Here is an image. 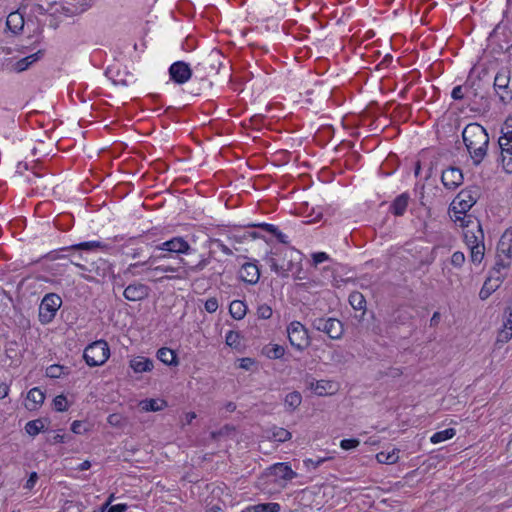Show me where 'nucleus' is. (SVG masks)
<instances>
[{
	"mask_svg": "<svg viewBox=\"0 0 512 512\" xmlns=\"http://www.w3.org/2000/svg\"><path fill=\"white\" fill-rule=\"evenodd\" d=\"M6 26L14 34L19 33L24 27V18L19 12H12L8 15Z\"/></svg>",
	"mask_w": 512,
	"mask_h": 512,
	"instance_id": "obj_26",
	"label": "nucleus"
},
{
	"mask_svg": "<svg viewBox=\"0 0 512 512\" xmlns=\"http://www.w3.org/2000/svg\"><path fill=\"white\" fill-rule=\"evenodd\" d=\"M288 338L293 347L304 350L309 346L308 331L299 321L291 322L287 327Z\"/></svg>",
	"mask_w": 512,
	"mask_h": 512,
	"instance_id": "obj_9",
	"label": "nucleus"
},
{
	"mask_svg": "<svg viewBox=\"0 0 512 512\" xmlns=\"http://www.w3.org/2000/svg\"><path fill=\"white\" fill-rule=\"evenodd\" d=\"M229 313L232 318L236 320H241L245 317L247 313V306L241 300H234L229 305Z\"/></svg>",
	"mask_w": 512,
	"mask_h": 512,
	"instance_id": "obj_29",
	"label": "nucleus"
},
{
	"mask_svg": "<svg viewBox=\"0 0 512 512\" xmlns=\"http://www.w3.org/2000/svg\"><path fill=\"white\" fill-rule=\"evenodd\" d=\"M465 262V255L461 251H456L451 256V264L454 267L460 268Z\"/></svg>",
	"mask_w": 512,
	"mask_h": 512,
	"instance_id": "obj_50",
	"label": "nucleus"
},
{
	"mask_svg": "<svg viewBox=\"0 0 512 512\" xmlns=\"http://www.w3.org/2000/svg\"><path fill=\"white\" fill-rule=\"evenodd\" d=\"M360 444L358 439H343L340 442V447L344 450H350L356 448Z\"/></svg>",
	"mask_w": 512,
	"mask_h": 512,
	"instance_id": "obj_51",
	"label": "nucleus"
},
{
	"mask_svg": "<svg viewBox=\"0 0 512 512\" xmlns=\"http://www.w3.org/2000/svg\"><path fill=\"white\" fill-rule=\"evenodd\" d=\"M46 258H48L50 260H57V259L61 260V261H63V263L61 265L65 266V267L68 266L69 264H73V265L79 267L81 270L88 271V272L92 271L91 269L87 268L85 265H83V264H81L79 262L73 261V260L69 259L65 255H56V256H54L52 254H48L46 256Z\"/></svg>",
	"mask_w": 512,
	"mask_h": 512,
	"instance_id": "obj_42",
	"label": "nucleus"
},
{
	"mask_svg": "<svg viewBox=\"0 0 512 512\" xmlns=\"http://www.w3.org/2000/svg\"><path fill=\"white\" fill-rule=\"evenodd\" d=\"M167 403L161 399H145L140 401L139 406L143 411L157 412L166 407Z\"/></svg>",
	"mask_w": 512,
	"mask_h": 512,
	"instance_id": "obj_30",
	"label": "nucleus"
},
{
	"mask_svg": "<svg viewBox=\"0 0 512 512\" xmlns=\"http://www.w3.org/2000/svg\"><path fill=\"white\" fill-rule=\"evenodd\" d=\"M169 75L175 83L184 84L191 78L192 71L187 63L177 61L170 66Z\"/></svg>",
	"mask_w": 512,
	"mask_h": 512,
	"instance_id": "obj_12",
	"label": "nucleus"
},
{
	"mask_svg": "<svg viewBox=\"0 0 512 512\" xmlns=\"http://www.w3.org/2000/svg\"><path fill=\"white\" fill-rule=\"evenodd\" d=\"M512 338V329L508 327L507 329L503 328L499 331L497 336V343H507Z\"/></svg>",
	"mask_w": 512,
	"mask_h": 512,
	"instance_id": "obj_49",
	"label": "nucleus"
},
{
	"mask_svg": "<svg viewBox=\"0 0 512 512\" xmlns=\"http://www.w3.org/2000/svg\"><path fill=\"white\" fill-rule=\"evenodd\" d=\"M411 319L407 309H397L391 316L390 322L396 325H404Z\"/></svg>",
	"mask_w": 512,
	"mask_h": 512,
	"instance_id": "obj_36",
	"label": "nucleus"
},
{
	"mask_svg": "<svg viewBox=\"0 0 512 512\" xmlns=\"http://www.w3.org/2000/svg\"><path fill=\"white\" fill-rule=\"evenodd\" d=\"M130 367L135 373L148 372L153 369V361L149 358L138 356L130 361Z\"/></svg>",
	"mask_w": 512,
	"mask_h": 512,
	"instance_id": "obj_23",
	"label": "nucleus"
},
{
	"mask_svg": "<svg viewBox=\"0 0 512 512\" xmlns=\"http://www.w3.org/2000/svg\"><path fill=\"white\" fill-rule=\"evenodd\" d=\"M309 388L311 390H313L319 396L332 394L336 391L335 383L330 380H319V381L313 380L310 382Z\"/></svg>",
	"mask_w": 512,
	"mask_h": 512,
	"instance_id": "obj_18",
	"label": "nucleus"
},
{
	"mask_svg": "<svg viewBox=\"0 0 512 512\" xmlns=\"http://www.w3.org/2000/svg\"><path fill=\"white\" fill-rule=\"evenodd\" d=\"M218 300L215 297L208 298L205 301L204 307L208 313H214L218 309Z\"/></svg>",
	"mask_w": 512,
	"mask_h": 512,
	"instance_id": "obj_52",
	"label": "nucleus"
},
{
	"mask_svg": "<svg viewBox=\"0 0 512 512\" xmlns=\"http://www.w3.org/2000/svg\"><path fill=\"white\" fill-rule=\"evenodd\" d=\"M398 450L394 449L391 452L381 451L376 454V459L379 463L382 464H394L398 461Z\"/></svg>",
	"mask_w": 512,
	"mask_h": 512,
	"instance_id": "obj_35",
	"label": "nucleus"
},
{
	"mask_svg": "<svg viewBox=\"0 0 512 512\" xmlns=\"http://www.w3.org/2000/svg\"><path fill=\"white\" fill-rule=\"evenodd\" d=\"M71 430L76 434H81L86 429L83 428V423L81 421H74L71 425Z\"/></svg>",
	"mask_w": 512,
	"mask_h": 512,
	"instance_id": "obj_58",
	"label": "nucleus"
},
{
	"mask_svg": "<svg viewBox=\"0 0 512 512\" xmlns=\"http://www.w3.org/2000/svg\"><path fill=\"white\" fill-rule=\"evenodd\" d=\"M9 386L5 383L0 384V399H4L8 396Z\"/></svg>",
	"mask_w": 512,
	"mask_h": 512,
	"instance_id": "obj_62",
	"label": "nucleus"
},
{
	"mask_svg": "<svg viewBox=\"0 0 512 512\" xmlns=\"http://www.w3.org/2000/svg\"><path fill=\"white\" fill-rule=\"evenodd\" d=\"M148 293V286L141 283H133L125 288L123 295L125 299L135 302L146 298L148 296Z\"/></svg>",
	"mask_w": 512,
	"mask_h": 512,
	"instance_id": "obj_17",
	"label": "nucleus"
},
{
	"mask_svg": "<svg viewBox=\"0 0 512 512\" xmlns=\"http://www.w3.org/2000/svg\"><path fill=\"white\" fill-rule=\"evenodd\" d=\"M239 339H240V336H239V334L237 332L229 331L226 334L225 342L230 347H236V346L239 345Z\"/></svg>",
	"mask_w": 512,
	"mask_h": 512,
	"instance_id": "obj_48",
	"label": "nucleus"
},
{
	"mask_svg": "<svg viewBox=\"0 0 512 512\" xmlns=\"http://www.w3.org/2000/svg\"><path fill=\"white\" fill-rule=\"evenodd\" d=\"M239 278L247 284H256L260 278V270L257 264L254 262L244 263L239 270Z\"/></svg>",
	"mask_w": 512,
	"mask_h": 512,
	"instance_id": "obj_15",
	"label": "nucleus"
},
{
	"mask_svg": "<svg viewBox=\"0 0 512 512\" xmlns=\"http://www.w3.org/2000/svg\"><path fill=\"white\" fill-rule=\"evenodd\" d=\"M96 248H100V249L108 251L109 249H111V245L109 243L101 242V241H88V242H82V243L72 245L68 248H64L63 250L74 249V250L89 251V250H93Z\"/></svg>",
	"mask_w": 512,
	"mask_h": 512,
	"instance_id": "obj_27",
	"label": "nucleus"
},
{
	"mask_svg": "<svg viewBox=\"0 0 512 512\" xmlns=\"http://www.w3.org/2000/svg\"><path fill=\"white\" fill-rule=\"evenodd\" d=\"M349 303L353 307V309L361 311V317L365 314L366 310V300L362 293L358 291H354L349 295Z\"/></svg>",
	"mask_w": 512,
	"mask_h": 512,
	"instance_id": "obj_31",
	"label": "nucleus"
},
{
	"mask_svg": "<svg viewBox=\"0 0 512 512\" xmlns=\"http://www.w3.org/2000/svg\"><path fill=\"white\" fill-rule=\"evenodd\" d=\"M270 474L283 480H292L297 474L286 463H276L269 468Z\"/></svg>",
	"mask_w": 512,
	"mask_h": 512,
	"instance_id": "obj_19",
	"label": "nucleus"
},
{
	"mask_svg": "<svg viewBox=\"0 0 512 512\" xmlns=\"http://www.w3.org/2000/svg\"><path fill=\"white\" fill-rule=\"evenodd\" d=\"M209 243L210 249H212V247H216L227 256L233 255V251L227 245H225L220 239H210Z\"/></svg>",
	"mask_w": 512,
	"mask_h": 512,
	"instance_id": "obj_44",
	"label": "nucleus"
},
{
	"mask_svg": "<svg viewBox=\"0 0 512 512\" xmlns=\"http://www.w3.org/2000/svg\"><path fill=\"white\" fill-rule=\"evenodd\" d=\"M108 423L113 426H118L120 423V416L118 414H111L108 417Z\"/></svg>",
	"mask_w": 512,
	"mask_h": 512,
	"instance_id": "obj_61",
	"label": "nucleus"
},
{
	"mask_svg": "<svg viewBox=\"0 0 512 512\" xmlns=\"http://www.w3.org/2000/svg\"><path fill=\"white\" fill-rule=\"evenodd\" d=\"M301 402L302 396L298 391L288 393L284 399V405L289 411L296 410L300 406Z\"/></svg>",
	"mask_w": 512,
	"mask_h": 512,
	"instance_id": "obj_32",
	"label": "nucleus"
},
{
	"mask_svg": "<svg viewBox=\"0 0 512 512\" xmlns=\"http://www.w3.org/2000/svg\"><path fill=\"white\" fill-rule=\"evenodd\" d=\"M273 314L272 308L267 304H261L257 308V316L259 319H269Z\"/></svg>",
	"mask_w": 512,
	"mask_h": 512,
	"instance_id": "obj_45",
	"label": "nucleus"
},
{
	"mask_svg": "<svg viewBox=\"0 0 512 512\" xmlns=\"http://www.w3.org/2000/svg\"><path fill=\"white\" fill-rule=\"evenodd\" d=\"M273 235L278 239L279 242L283 244H288L287 236L283 234L277 227L276 233H273Z\"/></svg>",
	"mask_w": 512,
	"mask_h": 512,
	"instance_id": "obj_60",
	"label": "nucleus"
},
{
	"mask_svg": "<svg viewBox=\"0 0 512 512\" xmlns=\"http://www.w3.org/2000/svg\"><path fill=\"white\" fill-rule=\"evenodd\" d=\"M110 356V348L105 340H97L89 344L83 353L86 364L90 367L103 365Z\"/></svg>",
	"mask_w": 512,
	"mask_h": 512,
	"instance_id": "obj_4",
	"label": "nucleus"
},
{
	"mask_svg": "<svg viewBox=\"0 0 512 512\" xmlns=\"http://www.w3.org/2000/svg\"><path fill=\"white\" fill-rule=\"evenodd\" d=\"M312 327L317 331L327 334L331 339H340L343 335V323L336 318L317 317L312 320Z\"/></svg>",
	"mask_w": 512,
	"mask_h": 512,
	"instance_id": "obj_8",
	"label": "nucleus"
},
{
	"mask_svg": "<svg viewBox=\"0 0 512 512\" xmlns=\"http://www.w3.org/2000/svg\"><path fill=\"white\" fill-rule=\"evenodd\" d=\"M139 239H140V237L130 238L127 241V243L125 244V248L127 249V251H125V254L127 256L132 257L133 259L141 258L142 254H143V248L142 247H136V248L130 247V245H132L135 241H137Z\"/></svg>",
	"mask_w": 512,
	"mask_h": 512,
	"instance_id": "obj_41",
	"label": "nucleus"
},
{
	"mask_svg": "<svg viewBox=\"0 0 512 512\" xmlns=\"http://www.w3.org/2000/svg\"><path fill=\"white\" fill-rule=\"evenodd\" d=\"M451 96L454 100H461L464 97L462 86H456L453 88Z\"/></svg>",
	"mask_w": 512,
	"mask_h": 512,
	"instance_id": "obj_57",
	"label": "nucleus"
},
{
	"mask_svg": "<svg viewBox=\"0 0 512 512\" xmlns=\"http://www.w3.org/2000/svg\"><path fill=\"white\" fill-rule=\"evenodd\" d=\"M441 181L445 188L456 189L463 183L462 170L454 166L448 167L442 172Z\"/></svg>",
	"mask_w": 512,
	"mask_h": 512,
	"instance_id": "obj_13",
	"label": "nucleus"
},
{
	"mask_svg": "<svg viewBox=\"0 0 512 512\" xmlns=\"http://www.w3.org/2000/svg\"><path fill=\"white\" fill-rule=\"evenodd\" d=\"M90 467H91V463H90V461L85 460V461H83V462L79 465L78 470H79V471H85V470H88Z\"/></svg>",
	"mask_w": 512,
	"mask_h": 512,
	"instance_id": "obj_64",
	"label": "nucleus"
},
{
	"mask_svg": "<svg viewBox=\"0 0 512 512\" xmlns=\"http://www.w3.org/2000/svg\"><path fill=\"white\" fill-rule=\"evenodd\" d=\"M456 431L453 428H447L445 430L434 433L430 440L433 444H438L440 442L451 439L455 436Z\"/></svg>",
	"mask_w": 512,
	"mask_h": 512,
	"instance_id": "obj_38",
	"label": "nucleus"
},
{
	"mask_svg": "<svg viewBox=\"0 0 512 512\" xmlns=\"http://www.w3.org/2000/svg\"><path fill=\"white\" fill-rule=\"evenodd\" d=\"M440 318H441V315L439 312H434V314L432 315L431 319H430V326L431 327H435L438 325V323L440 322Z\"/></svg>",
	"mask_w": 512,
	"mask_h": 512,
	"instance_id": "obj_63",
	"label": "nucleus"
},
{
	"mask_svg": "<svg viewBox=\"0 0 512 512\" xmlns=\"http://www.w3.org/2000/svg\"><path fill=\"white\" fill-rule=\"evenodd\" d=\"M127 510L126 504H117L114 506H111L107 512H125Z\"/></svg>",
	"mask_w": 512,
	"mask_h": 512,
	"instance_id": "obj_59",
	"label": "nucleus"
},
{
	"mask_svg": "<svg viewBox=\"0 0 512 512\" xmlns=\"http://www.w3.org/2000/svg\"><path fill=\"white\" fill-rule=\"evenodd\" d=\"M510 264L511 261H505V259L496 260L495 266L492 268L489 278L501 285L506 277V273H503L502 270H508Z\"/></svg>",
	"mask_w": 512,
	"mask_h": 512,
	"instance_id": "obj_20",
	"label": "nucleus"
},
{
	"mask_svg": "<svg viewBox=\"0 0 512 512\" xmlns=\"http://www.w3.org/2000/svg\"><path fill=\"white\" fill-rule=\"evenodd\" d=\"M279 512L280 505L278 503H261L248 507V512Z\"/></svg>",
	"mask_w": 512,
	"mask_h": 512,
	"instance_id": "obj_37",
	"label": "nucleus"
},
{
	"mask_svg": "<svg viewBox=\"0 0 512 512\" xmlns=\"http://www.w3.org/2000/svg\"><path fill=\"white\" fill-rule=\"evenodd\" d=\"M64 374V367L60 365H51L46 369V375L50 378H59Z\"/></svg>",
	"mask_w": 512,
	"mask_h": 512,
	"instance_id": "obj_46",
	"label": "nucleus"
},
{
	"mask_svg": "<svg viewBox=\"0 0 512 512\" xmlns=\"http://www.w3.org/2000/svg\"><path fill=\"white\" fill-rule=\"evenodd\" d=\"M328 258L329 257L325 252H318L313 254V261L316 265L326 261Z\"/></svg>",
	"mask_w": 512,
	"mask_h": 512,
	"instance_id": "obj_56",
	"label": "nucleus"
},
{
	"mask_svg": "<svg viewBox=\"0 0 512 512\" xmlns=\"http://www.w3.org/2000/svg\"><path fill=\"white\" fill-rule=\"evenodd\" d=\"M409 203V195L407 193H402L401 195L397 196L395 200L392 202L390 206V211L395 216H402L408 206Z\"/></svg>",
	"mask_w": 512,
	"mask_h": 512,
	"instance_id": "obj_24",
	"label": "nucleus"
},
{
	"mask_svg": "<svg viewBox=\"0 0 512 512\" xmlns=\"http://www.w3.org/2000/svg\"><path fill=\"white\" fill-rule=\"evenodd\" d=\"M53 406L56 411L63 412L67 410V399L64 395H58L53 400Z\"/></svg>",
	"mask_w": 512,
	"mask_h": 512,
	"instance_id": "obj_47",
	"label": "nucleus"
},
{
	"mask_svg": "<svg viewBox=\"0 0 512 512\" xmlns=\"http://www.w3.org/2000/svg\"><path fill=\"white\" fill-rule=\"evenodd\" d=\"M62 305L61 297L56 293L46 294L39 305V321L42 324L50 323Z\"/></svg>",
	"mask_w": 512,
	"mask_h": 512,
	"instance_id": "obj_7",
	"label": "nucleus"
},
{
	"mask_svg": "<svg viewBox=\"0 0 512 512\" xmlns=\"http://www.w3.org/2000/svg\"><path fill=\"white\" fill-rule=\"evenodd\" d=\"M509 81L510 71L507 69H501L494 79V89L500 100L504 103L512 99L511 92L508 90Z\"/></svg>",
	"mask_w": 512,
	"mask_h": 512,
	"instance_id": "obj_10",
	"label": "nucleus"
},
{
	"mask_svg": "<svg viewBox=\"0 0 512 512\" xmlns=\"http://www.w3.org/2000/svg\"><path fill=\"white\" fill-rule=\"evenodd\" d=\"M249 227H258L271 234L276 233V226L268 223L251 224Z\"/></svg>",
	"mask_w": 512,
	"mask_h": 512,
	"instance_id": "obj_54",
	"label": "nucleus"
},
{
	"mask_svg": "<svg viewBox=\"0 0 512 512\" xmlns=\"http://www.w3.org/2000/svg\"><path fill=\"white\" fill-rule=\"evenodd\" d=\"M44 429V423L41 419L29 421L26 426V432L31 436H36Z\"/></svg>",
	"mask_w": 512,
	"mask_h": 512,
	"instance_id": "obj_43",
	"label": "nucleus"
},
{
	"mask_svg": "<svg viewBox=\"0 0 512 512\" xmlns=\"http://www.w3.org/2000/svg\"><path fill=\"white\" fill-rule=\"evenodd\" d=\"M167 258L166 254L163 255H151L144 261H139L136 263H132L128 266V268L124 271V275L132 274L135 275V269L140 266H146L147 270L158 272V273H168V275L162 277L160 280H181L186 278L185 266L180 264L179 266H171V265H157L154 266L159 260Z\"/></svg>",
	"mask_w": 512,
	"mask_h": 512,
	"instance_id": "obj_2",
	"label": "nucleus"
},
{
	"mask_svg": "<svg viewBox=\"0 0 512 512\" xmlns=\"http://www.w3.org/2000/svg\"><path fill=\"white\" fill-rule=\"evenodd\" d=\"M477 231L479 233V236H477L472 230H467L464 233L465 242L469 246V248H471L472 245H475L476 243L480 244L481 242H483L484 235L480 224L477 225Z\"/></svg>",
	"mask_w": 512,
	"mask_h": 512,
	"instance_id": "obj_33",
	"label": "nucleus"
},
{
	"mask_svg": "<svg viewBox=\"0 0 512 512\" xmlns=\"http://www.w3.org/2000/svg\"><path fill=\"white\" fill-rule=\"evenodd\" d=\"M263 351L265 355L270 359H279L285 353L284 347L278 344L268 345L264 347Z\"/></svg>",
	"mask_w": 512,
	"mask_h": 512,
	"instance_id": "obj_39",
	"label": "nucleus"
},
{
	"mask_svg": "<svg viewBox=\"0 0 512 512\" xmlns=\"http://www.w3.org/2000/svg\"><path fill=\"white\" fill-rule=\"evenodd\" d=\"M480 197V188L472 186L461 190L451 203V208L456 214L465 215Z\"/></svg>",
	"mask_w": 512,
	"mask_h": 512,
	"instance_id": "obj_6",
	"label": "nucleus"
},
{
	"mask_svg": "<svg viewBox=\"0 0 512 512\" xmlns=\"http://www.w3.org/2000/svg\"><path fill=\"white\" fill-rule=\"evenodd\" d=\"M462 137L473 164L478 166L486 156L489 145L486 129L478 123H470L464 128Z\"/></svg>",
	"mask_w": 512,
	"mask_h": 512,
	"instance_id": "obj_1",
	"label": "nucleus"
},
{
	"mask_svg": "<svg viewBox=\"0 0 512 512\" xmlns=\"http://www.w3.org/2000/svg\"><path fill=\"white\" fill-rule=\"evenodd\" d=\"M157 358L169 366H177L179 363L176 353L167 347H162L157 351Z\"/></svg>",
	"mask_w": 512,
	"mask_h": 512,
	"instance_id": "obj_28",
	"label": "nucleus"
},
{
	"mask_svg": "<svg viewBox=\"0 0 512 512\" xmlns=\"http://www.w3.org/2000/svg\"><path fill=\"white\" fill-rule=\"evenodd\" d=\"M291 437V433L282 427L274 426L272 429L266 431V438L268 440H274L280 443L290 440Z\"/></svg>",
	"mask_w": 512,
	"mask_h": 512,
	"instance_id": "obj_25",
	"label": "nucleus"
},
{
	"mask_svg": "<svg viewBox=\"0 0 512 512\" xmlns=\"http://www.w3.org/2000/svg\"><path fill=\"white\" fill-rule=\"evenodd\" d=\"M156 249L176 254H190L194 249L182 237H173L156 246Z\"/></svg>",
	"mask_w": 512,
	"mask_h": 512,
	"instance_id": "obj_11",
	"label": "nucleus"
},
{
	"mask_svg": "<svg viewBox=\"0 0 512 512\" xmlns=\"http://www.w3.org/2000/svg\"><path fill=\"white\" fill-rule=\"evenodd\" d=\"M38 480V474L36 472H32L25 484V488L28 489V490H31L33 489V487L35 486L36 482Z\"/></svg>",
	"mask_w": 512,
	"mask_h": 512,
	"instance_id": "obj_55",
	"label": "nucleus"
},
{
	"mask_svg": "<svg viewBox=\"0 0 512 512\" xmlns=\"http://www.w3.org/2000/svg\"><path fill=\"white\" fill-rule=\"evenodd\" d=\"M470 250H471V255H470L471 261L474 264H480L484 258V251H485L484 243L483 242H481L480 244L476 243L475 245H472Z\"/></svg>",
	"mask_w": 512,
	"mask_h": 512,
	"instance_id": "obj_40",
	"label": "nucleus"
},
{
	"mask_svg": "<svg viewBox=\"0 0 512 512\" xmlns=\"http://www.w3.org/2000/svg\"><path fill=\"white\" fill-rule=\"evenodd\" d=\"M264 260L272 271L286 278L289 272L293 271L295 264H299L301 257L294 249H276L267 254Z\"/></svg>",
	"mask_w": 512,
	"mask_h": 512,
	"instance_id": "obj_3",
	"label": "nucleus"
},
{
	"mask_svg": "<svg viewBox=\"0 0 512 512\" xmlns=\"http://www.w3.org/2000/svg\"><path fill=\"white\" fill-rule=\"evenodd\" d=\"M512 119L505 121L502 135L498 139L501 150V162L507 173H512Z\"/></svg>",
	"mask_w": 512,
	"mask_h": 512,
	"instance_id": "obj_5",
	"label": "nucleus"
},
{
	"mask_svg": "<svg viewBox=\"0 0 512 512\" xmlns=\"http://www.w3.org/2000/svg\"><path fill=\"white\" fill-rule=\"evenodd\" d=\"M499 287H500L499 283L494 282L493 280H491L488 277L479 292L480 299H482V300L487 299Z\"/></svg>",
	"mask_w": 512,
	"mask_h": 512,
	"instance_id": "obj_34",
	"label": "nucleus"
},
{
	"mask_svg": "<svg viewBox=\"0 0 512 512\" xmlns=\"http://www.w3.org/2000/svg\"><path fill=\"white\" fill-rule=\"evenodd\" d=\"M44 55V52L42 50L37 51L36 53H33L29 56H26L20 60H18L13 68L16 72L20 73L25 70H27L32 64L40 60Z\"/></svg>",
	"mask_w": 512,
	"mask_h": 512,
	"instance_id": "obj_21",
	"label": "nucleus"
},
{
	"mask_svg": "<svg viewBox=\"0 0 512 512\" xmlns=\"http://www.w3.org/2000/svg\"><path fill=\"white\" fill-rule=\"evenodd\" d=\"M214 250L210 249L208 257H202L197 263L193 264L192 262L186 260L185 258H179V264H183L185 266L186 278L192 273H199L204 270L209 264L213 257Z\"/></svg>",
	"mask_w": 512,
	"mask_h": 512,
	"instance_id": "obj_16",
	"label": "nucleus"
},
{
	"mask_svg": "<svg viewBox=\"0 0 512 512\" xmlns=\"http://www.w3.org/2000/svg\"><path fill=\"white\" fill-rule=\"evenodd\" d=\"M44 399L45 395L39 388H32L27 394V409L36 410L44 402Z\"/></svg>",
	"mask_w": 512,
	"mask_h": 512,
	"instance_id": "obj_22",
	"label": "nucleus"
},
{
	"mask_svg": "<svg viewBox=\"0 0 512 512\" xmlns=\"http://www.w3.org/2000/svg\"><path fill=\"white\" fill-rule=\"evenodd\" d=\"M512 255V228L507 229L501 236L497 245L496 260L510 261Z\"/></svg>",
	"mask_w": 512,
	"mask_h": 512,
	"instance_id": "obj_14",
	"label": "nucleus"
},
{
	"mask_svg": "<svg viewBox=\"0 0 512 512\" xmlns=\"http://www.w3.org/2000/svg\"><path fill=\"white\" fill-rule=\"evenodd\" d=\"M327 460V458H318L317 460H313V459H305L303 461V464L309 468V467H312V468H317L318 466H320L322 463H324L325 461Z\"/></svg>",
	"mask_w": 512,
	"mask_h": 512,
	"instance_id": "obj_53",
	"label": "nucleus"
}]
</instances>
